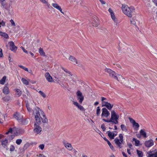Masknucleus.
<instances>
[{"instance_id": "obj_1", "label": "nucleus", "mask_w": 157, "mask_h": 157, "mask_svg": "<svg viewBox=\"0 0 157 157\" xmlns=\"http://www.w3.org/2000/svg\"><path fill=\"white\" fill-rule=\"evenodd\" d=\"M111 118L109 120H106L103 118L102 120L105 122L110 123L112 124H118V120L119 117V115L117 114L113 110L111 111Z\"/></svg>"}, {"instance_id": "obj_2", "label": "nucleus", "mask_w": 157, "mask_h": 157, "mask_svg": "<svg viewBox=\"0 0 157 157\" xmlns=\"http://www.w3.org/2000/svg\"><path fill=\"white\" fill-rule=\"evenodd\" d=\"M121 9L123 13L129 17H131L135 12V8L133 7H129L125 4L122 5Z\"/></svg>"}, {"instance_id": "obj_3", "label": "nucleus", "mask_w": 157, "mask_h": 157, "mask_svg": "<svg viewBox=\"0 0 157 157\" xmlns=\"http://www.w3.org/2000/svg\"><path fill=\"white\" fill-rule=\"evenodd\" d=\"M104 71L109 74V76L116 79L121 83H122V81L121 80V79L124 80V78L121 75H117L115 72L109 68H105Z\"/></svg>"}, {"instance_id": "obj_4", "label": "nucleus", "mask_w": 157, "mask_h": 157, "mask_svg": "<svg viewBox=\"0 0 157 157\" xmlns=\"http://www.w3.org/2000/svg\"><path fill=\"white\" fill-rule=\"evenodd\" d=\"M33 131L36 134H40L42 131V129L40 124H34Z\"/></svg>"}, {"instance_id": "obj_5", "label": "nucleus", "mask_w": 157, "mask_h": 157, "mask_svg": "<svg viewBox=\"0 0 157 157\" xmlns=\"http://www.w3.org/2000/svg\"><path fill=\"white\" fill-rule=\"evenodd\" d=\"M102 113L101 115V118L104 117H107L110 115V113L105 108H103L102 109Z\"/></svg>"}, {"instance_id": "obj_6", "label": "nucleus", "mask_w": 157, "mask_h": 157, "mask_svg": "<svg viewBox=\"0 0 157 157\" xmlns=\"http://www.w3.org/2000/svg\"><path fill=\"white\" fill-rule=\"evenodd\" d=\"M26 106L27 108L28 111L29 112H32V109H34V108L36 107V106L34 102L30 104H29L28 102L26 103Z\"/></svg>"}, {"instance_id": "obj_7", "label": "nucleus", "mask_w": 157, "mask_h": 157, "mask_svg": "<svg viewBox=\"0 0 157 157\" xmlns=\"http://www.w3.org/2000/svg\"><path fill=\"white\" fill-rule=\"evenodd\" d=\"M148 155L147 157H157V151H150L147 152Z\"/></svg>"}, {"instance_id": "obj_8", "label": "nucleus", "mask_w": 157, "mask_h": 157, "mask_svg": "<svg viewBox=\"0 0 157 157\" xmlns=\"http://www.w3.org/2000/svg\"><path fill=\"white\" fill-rule=\"evenodd\" d=\"M78 99L80 104H81L84 99V96L82 95V93L79 90L77 92Z\"/></svg>"}, {"instance_id": "obj_9", "label": "nucleus", "mask_w": 157, "mask_h": 157, "mask_svg": "<svg viewBox=\"0 0 157 157\" xmlns=\"http://www.w3.org/2000/svg\"><path fill=\"white\" fill-rule=\"evenodd\" d=\"M108 10L111 15V16L112 19L114 21L115 23H116V25H117V20L115 17L114 13L113 12V10L111 8H109Z\"/></svg>"}, {"instance_id": "obj_10", "label": "nucleus", "mask_w": 157, "mask_h": 157, "mask_svg": "<svg viewBox=\"0 0 157 157\" xmlns=\"http://www.w3.org/2000/svg\"><path fill=\"white\" fill-rule=\"evenodd\" d=\"M9 44H10V48L11 51L15 52L17 50V47L15 45L14 43L12 41L9 42Z\"/></svg>"}, {"instance_id": "obj_11", "label": "nucleus", "mask_w": 157, "mask_h": 157, "mask_svg": "<svg viewBox=\"0 0 157 157\" xmlns=\"http://www.w3.org/2000/svg\"><path fill=\"white\" fill-rule=\"evenodd\" d=\"M114 132L116 133V134H115V133L113 132H111L109 131L107 132L108 136L111 140L113 139H114V137L117 135V132L115 131Z\"/></svg>"}, {"instance_id": "obj_12", "label": "nucleus", "mask_w": 157, "mask_h": 157, "mask_svg": "<svg viewBox=\"0 0 157 157\" xmlns=\"http://www.w3.org/2000/svg\"><path fill=\"white\" fill-rule=\"evenodd\" d=\"M105 103L104 104H102V107L105 106L106 108H107L109 110H111L112 108L113 107V104H111L110 103L108 102H104Z\"/></svg>"}, {"instance_id": "obj_13", "label": "nucleus", "mask_w": 157, "mask_h": 157, "mask_svg": "<svg viewBox=\"0 0 157 157\" xmlns=\"http://www.w3.org/2000/svg\"><path fill=\"white\" fill-rule=\"evenodd\" d=\"M144 144L146 147H149L153 145L154 141L152 140L146 141L145 142Z\"/></svg>"}, {"instance_id": "obj_14", "label": "nucleus", "mask_w": 157, "mask_h": 157, "mask_svg": "<svg viewBox=\"0 0 157 157\" xmlns=\"http://www.w3.org/2000/svg\"><path fill=\"white\" fill-rule=\"evenodd\" d=\"M40 110V108L37 107L34 108L33 110V113L35 116L36 115L40 116L39 111Z\"/></svg>"}, {"instance_id": "obj_15", "label": "nucleus", "mask_w": 157, "mask_h": 157, "mask_svg": "<svg viewBox=\"0 0 157 157\" xmlns=\"http://www.w3.org/2000/svg\"><path fill=\"white\" fill-rule=\"evenodd\" d=\"M63 144L65 147L68 150L71 151L73 149V147L71 144L68 143H66L65 142H63Z\"/></svg>"}, {"instance_id": "obj_16", "label": "nucleus", "mask_w": 157, "mask_h": 157, "mask_svg": "<svg viewBox=\"0 0 157 157\" xmlns=\"http://www.w3.org/2000/svg\"><path fill=\"white\" fill-rule=\"evenodd\" d=\"M92 24L94 26L97 27L98 25V21L97 18L94 17L92 18Z\"/></svg>"}, {"instance_id": "obj_17", "label": "nucleus", "mask_w": 157, "mask_h": 157, "mask_svg": "<svg viewBox=\"0 0 157 157\" xmlns=\"http://www.w3.org/2000/svg\"><path fill=\"white\" fill-rule=\"evenodd\" d=\"M52 5L54 7L59 11L61 13L64 14V13L62 11V9L61 7L59 6L57 4L52 3Z\"/></svg>"}, {"instance_id": "obj_18", "label": "nucleus", "mask_w": 157, "mask_h": 157, "mask_svg": "<svg viewBox=\"0 0 157 157\" xmlns=\"http://www.w3.org/2000/svg\"><path fill=\"white\" fill-rule=\"evenodd\" d=\"M114 141L115 144L119 148H121L122 147V144L120 142L119 139L117 138H116L114 140Z\"/></svg>"}, {"instance_id": "obj_19", "label": "nucleus", "mask_w": 157, "mask_h": 157, "mask_svg": "<svg viewBox=\"0 0 157 157\" xmlns=\"http://www.w3.org/2000/svg\"><path fill=\"white\" fill-rule=\"evenodd\" d=\"M45 77L48 81L49 82H52L53 80L52 76L50 75L49 73L47 72L45 74Z\"/></svg>"}, {"instance_id": "obj_20", "label": "nucleus", "mask_w": 157, "mask_h": 157, "mask_svg": "<svg viewBox=\"0 0 157 157\" xmlns=\"http://www.w3.org/2000/svg\"><path fill=\"white\" fill-rule=\"evenodd\" d=\"M8 131L9 133H12V132H13L14 134L16 135L17 134H18L19 130L17 128H13V129L11 128H10Z\"/></svg>"}, {"instance_id": "obj_21", "label": "nucleus", "mask_w": 157, "mask_h": 157, "mask_svg": "<svg viewBox=\"0 0 157 157\" xmlns=\"http://www.w3.org/2000/svg\"><path fill=\"white\" fill-rule=\"evenodd\" d=\"M13 117L15 119L18 121H20L21 120V117L19 113L17 112H16L13 114Z\"/></svg>"}, {"instance_id": "obj_22", "label": "nucleus", "mask_w": 157, "mask_h": 157, "mask_svg": "<svg viewBox=\"0 0 157 157\" xmlns=\"http://www.w3.org/2000/svg\"><path fill=\"white\" fill-rule=\"evenodd\" d=\"M40 116L36 115L35 116V118L36 120V122H35L34 124H41V122L40 119L39 117Z\"/></svg>"}, {"instance_id": "obj_23", "label": "nucleus", "mask_w": 157, "mask_h": 157, "mask_svg": "<svg viewBox=\"0 0 157 157\" xmlns=\"http://www.w3.org/2000/svg\"><path fill=\"white\" fill-rule=\"evenodd\" d=\"M3 92L5 94H9L10 92L9 88L6 85L3 90Z\"/></svg>"}, {"instance_id": "obj_24", "label": "nucleus", "mask_w": 157, "mask_h": 157, "mask_svg": "<svg viewBox=\"0 0 157 157\" xmlns=\"http://www.w3.org/2000/svg\"><path fill=\"white\" fill-rule=\"evenodd\" d=\"M69 59L73 62L75 63L76 64H77L78 63L77 59L72 56H70L69 58Z\"/></svg>"}, {"instance_id": "obj_25", "label": "nucleus", "mask_w": 157, "mask_h": 157, "mask_svg": "<svg viewBox=\"0 0 157 157\" xmlns=\"http://www.w3.org/2000/svg\"><path fill=\"white\" fill-rule=\"evenodd\" d=\"M1 142L2 145L5 148L7 147L8 144V140L7 139H5V140H2Z\"/></svg>"}, {"instance_id": "obj_26", "label": "nucleus", "mask_w": 157, "mask_h": 157, "mask_svg": "<svg viewBox=\"0 0 157 157\" xmlns=\"http://www.w3.org/2000/svg\"><path fill=\"white\" fill-rule=\"evenodd\" d=\"M1 5L3 6V8H5L6 10H8L9 7H8L6 4V1H3V2H2L1 3Z\"/></svg>"}, {"instance_id": "obj_27", "label": "nucleus", "mask_w": 157, "mask_h": 157, "mask_svg": "<svg viewBox=\"0 0 157 157\" xmlns=\"http://www.w3.org/2000/svg\"><path fill=\"white\" fill-rule=\"evenodd\" d=\"M21 81L23 82L24 84L28 85L29 84V83L30 80L29 79H28L27 80H26L24 78H21Z\"/></svg>"}, {"instance_id": "obj_28", "label": "nucleus", "mask_w": 157, "mask_h": 157, "mask_svg": "<svg viewBox=\"0 0 157 157\" xmlns=\"http://www.w3.org/2000/svg\"><path fill=\"white\" fill-rule=\"evenodd\" d=\"M140 135L146 138L147 137L146 133L143 129H141L140 130Z\"/></svg>"}, {"instance_id": "obj_29", "label": "nucleus", "mask_w": 157, "mask_h": 157, "mask_svg": "<svg viewBox=\"0 0 157 157\" xmlns=\"http://www.w3.org/2000/svg\"><path fill=\"white\" fill-rule=\"evenodd\" d=\"M0 35L6 38H8L9 37V36L7 33H3L1 31H0Z\"/></svg>"}, {"instance_id": "obj_30", "label": "nucleus", "mask_w": 157, "mask_h": 157, "mask_svg": "<svg viewBox=\"0 0 157 157\" xmlns=\"http://www.w3.org/2000/svg\"><path fill=\"white\" fill-rule=\"evenodd\" d=\"M136 152L138 157H143V153L142 151L137 149Z\"/></svg>"}, {"instance_id": "obj_31", "label": "nucleus", "mask_w": 157, "mask_h": 157, "mask_svg": "<svg viewBox=\"0 0 157 157\" xmlns=\"http://www.w3.org/2000/svg\"><path fill=\"white\" fill-rule=\"evenodd\" d=\"M43 118H41L42 121L43 123H47L48 119L46 117L45 115L44 114L43 115Z\"/></svg>"}, {"instance_id": "obj_32", "label": "nucleus", "mask_w": 157, "mask_h": 157, "mask_svg": "<svg viewBox=\"0 0 157 157\" xmlns=\"http://www.w3.org/2000/svg\"><path fill=\"white\" fill-rule=\"evenodd\" d=\"M16 92V94L18 96V97H20L22 94V92L19 89H16L15 90Z\"/></svg>"}, {"instance_id": "obj_33", "label": "nucleus", "mask_w": 157, "mask_h": 157, "mask_svg": "<svg viewBox=\"0 0 157 157\" xmlns=\"http://www.w3.org/2000/svg\"><path fill=\"white\" fill-rule=\"evenodd\" d=\"M6 78V76H3L2 79L0 80V84L3 85L5 83Z\"/></svg>"}, {"instance_id": "obj_34", "label": "nucleus", "mask_w": 157, "mask_h": 157, "mask_svg": "<svg viewBox=\"0 0 157 157\" xmlns=\"http://www.w3.org/2000/svg\"><path fill=\"white\" fill-rule=\"evenodd\" d=\"M39 52L41 56H46L45 52L44 51L43 49L41 48L39 49Z\"/></svg>"}, {"instance_id": "obj_35", "label": "nucleus", "mask_w": 157, "mask_h": 157, "mask_svg": "<svg viewBox=\"0 0 157 157\" xmlns=\"http://www.w3.org/2000/svg\"><path fill=\"white\" fill-rule=\"evenodd\" d=\"M132 141H135V145L136 146H138L139 145V143H140V141L139 140L133 138L132 139Z\"/></svg>"}, {"instance_id": "obj_36", "label": "nucleus", "mask_w": 157, "mask_h": 157, "mask_svg": "<svg viewBox=\"0 0 157 157\" xmlns=\"http://www.w3.org/2000/svg\"><path fill=\"white\" fill-rule=\"evenodd\" d=\"M128 84L130 87L132 89H133L136 87L134 84L132 82H130Z\"/></svg>"}, {"instance_id": "obj_37", "label": "nucleus", "mask_w": 157, "mask_h": 157, "mask_svg": "<svg viewBox=\"0 0 157 157\" xmlns=\"http://www.w3.org/2000/svg\"><path fill=\"white\" fill-rule=\"evenodd\" d=\"M101 109L99 106H98L96 109V115L97 116H99L100 114Z\"/></svg>"}, {"instance_id": "obj_38", "label": "nucleus", "mask_w": 157, "mask_h": 157, "mask_svg": "<svg viewBox=\"0 0 157 157\" xmlns=\"http://www.w3.org/2000/svg\"><path fill=\"white\" fill-rule=\"evenodd\" d=\"M133 126V127H135L136 128H138L140 126L139 124L136 123V121H133V123L132 124Z\"/></svg>"}, {"instance_id": "obj_39", "label": "nucleus", "mask_w": 157, "mask_h": 157, "mask_svg": "<svg viewBox=\"0 0 157 157\" xmlns=\"http://www.w3.org/2000/svg\"><path fill=\"white\" fill-rule=\"evenodd\" d=\"M121 128L123 131H127V129L126 128V126L124 124H121Z\"/></svg>"}, {"instance_id": "obj_40", "label": "nucleus", "mask_w": 157, "mask_h": 157, "mask_svg": "<svg viewBox=\"0 0 157 157\" xmlns=\"http://www.w3.org/2000/svg\"><path fill=\"white\" fill-rule=\"evenodd\" d=\"M29 146V144L28 143H26L25 144L24 146L23 149L24 150H25Z\"/></svg>"}, {"instance_id": "obj_41", "label": "nucleus", "mask_w": 157, "mask_h": 157, "mask_svg": "<svg viewBox=\"0 0 157 157\" xmlns=\"http://www.w3.org/2000/svg\"><path fill=\"white\" fill-rule=\"evenodd\" d=\"M22 142V140L21 139H17L16 141V143L17 145H20Z\"/></svg>"}, {"instance_id": "obj_42", "label": "nucleus", "mask_w": 157, "mask_h": 157, "mask_svg": "<svg viewBox=\"0 0 157 157\" xmlns=\"http://www.w3.org/2000/svg\"><path fill=\"white\" fill-rule=\"evenodd\" d=\"M39 93L44 98H45L46 97V95L45 94L43 93L42 91H40L39 92Z\"/></svg>"}, {"instance_id": "obj_43", "label": "nucleus", "mask_w": 157, "mask_h": 157, "mask_svg": "<svg viewBox=\"0 0 157 157\" xmlns=\"http://www.w3.org/2000/svg\"><path fill=\"white\" fill-rule=\"evenodd\" d=\"M107 143L108 144V145L109 146L110 148L112 150H113V149H114V147H113V146L110 143V142L109 141Z\"/></svg>"}, {"instance_id": "obj_44", "label": "nucleus", "mask_w": 157, "mask_h": 157, "mask_svg": "<svg viewBox=\"0 0 157 157\" xmlns=\"http://www.w3.org/2000/svg\"><path fill=\"white\" fill-rule=\"evenodd\" d=\"M61 68L64 71L69 74V75H72L71 74V73L70 72L68 71L66 69L63 67H62Z\"/></svg>"}, {"instance_id": "obj_45", "label": "nucleus", "mask_w": 157, "mask_h": 157, "mask_svg": "<svg viewBox=\"0 0 157 157\" xmlns=\"http://www.w3.org/2000/svg\"><path fill=\"white\" fill-rule=\"evenodd\" d=\"M19 67H20V68L23 69L25 71H28V69L26 67H24L23 66H22V65H19Z\"/></svg>"}, {"instance_id": "obj_46", "label": "nucleus", "mask_w": 157, "mask_h": 157, "mask_svg": "<svg viewBox=\"0 0 157 157\" xmlns=\"http://www.w3.org/2000/svg\"><path fill=\"white\" fill-rule=\"evenodd\" d=\"M15 150L14 146L13 145H11L10 147V150L11 151H13Z\"/></svg>"}, {"instance_id": "obj_47", "label": "nucleus", "mask_w": 157, "mask_h": 157, "mask_svg": "<svg viewBox=\"0 0 157 157\" xmlns=\"http://www.w3.org/2000/svg\"><path fill=\"white\" fill-rule=\"evenodd\" d=\"M78 108L81 111H84L85 110V109L83 107V106L80 105Z\"/></svg>"}, {"instance_id": "obj_48", "label": "nucleus", "mask_w": 157, "mask_h": 157, "mask_svg": "<svg viewBox=\"0 0 157 157\" xmlns=\"http://www.w3.org/2000/svg\"><path fill=\"white\" fill-rule=\"evenodd\" d=\"M44 144H40L39 146V147L41 150H43L44 148Z\"/></svg>"}, {"instance_id": "obj_49", "label": "nucleus", "mask_w": 157, "mask_h": 157, "mask_svg": "<svg viewBox=\"0 0 157 157\" xmlns=\"http://www.w3.org/2000/svg\"><path fill=\"white\" fill-rule=\"evenodd\" d=\"M106 99V98H105L104 97H101V100L102 101V104H104V103H105L104 102H107V101H104V100H105Z\"/></svg>"}, {"instance_id": "obj_50", "label": "nucleus", "mask_w": 157, "mask_h": 157, "mask_svg": "<svg viewBox=\"0 0 157 157\" xmlns=\"http://www.w3.org/2000/svg\"><path fill=\"white\" fill-rule=\"evenodd\" d=\"M0 24L2 26H4L5 25V23L3 21H0Z\"/></svg>"}, {"instance_id": "obj_51", "label": "nucleus", "mask_w": 157, "mask_h": 157, "mask_svg": "<svg viewBox=\"0 0 157 157\" xmlns=\"http://www.w3.org/2000/svg\"><path fill=\"white\" fill-rule=\"evenodd\" d=\"M41 2L44 3V4H47L48 6L49 7V5L48 4L47 2L46 1V0H40Z\"/></svg>"}, {"instance_id": "obj_52", "label": "nucleus", "mask_w": 157, "mask_h": 157, "mask_svg": "<svg viewBox=\"0 0 157 157\" xmlns=\"http://www.w3.org/2000/svg\"><path fill=\"white\" fill-rule=\"evenodd\" d=\"M130 22H131V24H133L134 25H136V22L133 19H132L131 20Z\"/></svg>"}, {"instance_id": "obj_53", "label": "nucleus", "mask_w": 157, "mask_h": 157, "mask_svg": "<svg viewBox=\"0 0 157 157\" xmlns=\"http://www.w3.org/2000/svg\"><path fill=\"white\" fill-rule=\"evenodd\" d=\"M10 22L11 23V25H12L13 26H15V23L13 21V20L11 19L10 20Z\"/></svg>"}, {"instance_id": "obj_54", "label": "nucleus", "mask_w": 157, "mask_h": 157, "mask_svg": "<svg viewBox=\"0 0 157 157\" xmlns=\"http://www.w3.org/2000/svg\"><path fill=\"white\" fill-rule=\"evenodd\" d=\"M101 128L102 129V130L103 131H105L106 128L103 124H102L101 125Z\"/></svg>"}, {"instance_id": "obj_55", "label": "nucleus", "mask_w": 157, "mask_h": 157, "mask_svg": "<svg viewBox=\"0 0 157 157\" xmlns=\"http://www.w3.org/2000/svg\"><path fill=\"white\" fill-rule=\"evenodd\" d=\"M128 119L131 123L132 124L133 123V121H135L132 118H131L129 117Z\"/></svg>"}, {"instance_id": "obj_56", "label": "nucleus", "mask_w": 157, "mask_h": 157, "mask_svg": "<svg viewBox=\"0 0 157 157\" xmlns=\"http://www.w3.org/2000/svg\"><path fill=\"white\" fill-rule=\"evenodd\" d=\"M73 104L75 105H76L78 107L80 105H79L78 103L76 102H73Z\"/></svg>"}, {"instance_id": "obj_57", "label": "nucleus", "mask_w": 157, "mask_h": 157, "mask_svg": "<svg viewBox=\"0 0 157 157\" xmlns=\"http://www.w3.org/2000/svg\"><path fill=\"white\" fill-rule=\"evenodd\" d=\"M127 145L129 147V148H131L132 147V144L130 143H128Z\"/></svg>"}, {"instance_id": "obj_58", "label": "nucleus", "mask_w": 157, "mask_h": 157, "mask_svg": "<svg viewBox=\"0 0 157 157\" xmlns=\"http://www.w3.org/2000/svg\"><path fill=\"white\" fill-rule=\"evenodd\" d=\"M119 137L120 138V139H123V136L122 134H120L119 135Z\"/></svg>"}, {"instance_id": "obj_59", "label": "nucleus", "mask_w": 157, "mask_h": 157, "mask_svg": "<svg viewBox=\"0 0 157 157\" xmlns=\"http://www.w3.org/2000/svg\"><path fill=\"white\" fill-rule=\"evenodd\" d=\"M3 56L2 51L1 48H0V57H2Z\"/></svg>"}, {"instance_id": "obj_60", "label": "nucleus", "mask_w": 157, "mask_h": 157, "mask_svg": "<svg viewBox=\"0 0 157 157\" xmlns=\"http://www.w3.org/2000/svg\"><path fill=\"white\" fill-rule=\"evenodd\" d=\"M122 155H123L124 157H128L127 155H126V154L124 152H122Z\"/></svg>"}, {"instance_id": "obj_61", "label": "nucleus", "mask_w": 157, "mask_h": 157, "mask_svg": "<svg viewBox=\"0 0 157 157\" xmlns=\"http://www.w3.org/2000/svg\"><path fill=\"white\" fill-rule=\"evenodd\" d=\"M100 1L101 2L102 4H105V2L103 0H100Z\"/></svg>"}, {"instance_id": "obj_62", "label": "nucleus", "mask_w": 157, "mask_h": 157, "mask_svg": "<svg viewBox=\"0 0 157 157\" xmlns=\"http://www.w3.org/2000/svg\"><path fill=\"white\" fill-rule=\"evenodd\" d=\"M130 149H127V152L129 155H131V153L130 152Z\"/></svg>"}, {"instance_id": "obj_63", "label": "nucleus", "mask_w": 157, "mask_h": 157, "mask_svg": "<svg viewBox=\"0 0 157 157\" xmlns=\"http://www.w3.org/2000/svg\"><path fill=\"white\" fill-rule=\"evenodd\" d=\"M29 82L31 83H32V84H34V83H36V81H31L30 80V81H29Z\"/></svg>"}, {"instance_id": "obj_64", "label": "nucleus", "mask_w": 157, "mask_h": 157, "mask_svg": "<svg viewBox=\"0 0 157 157\" xmlns=\"http://www.w3.org/2000/svg\"><path fill=\"white\" fill-rule=\"evenodd\" d=\"M154 2L156 6H157V0H154Z\"/></svg>"}]
</instances>
